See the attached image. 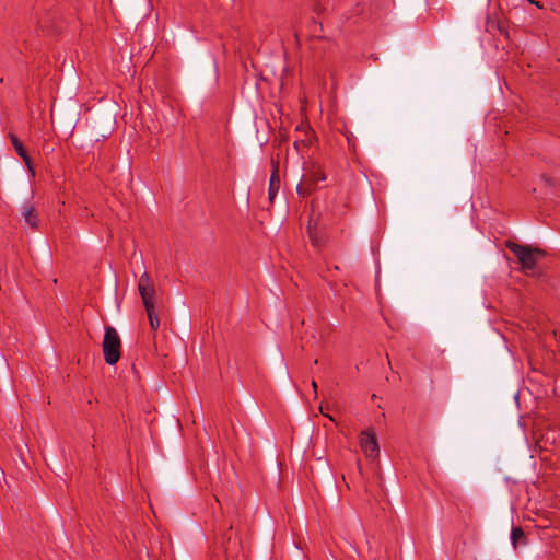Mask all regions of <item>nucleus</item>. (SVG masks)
<instances>
[{"label":"nucleus","mask_w":560,"mask_h":560,"mask_svg":"<svg viewBox=\"0 0 560 560\" xmlns=\"http://www.w3.org/2000/svg\"><path fill=\"white\" fill-rule=\"evenodd\" d=\"M138 289L142 299L145 312L149 318L150 326L153 330L160 327L159 316L155 310L154 296L155 289L151 283L150 276L148 272H143L139 278Z\"/></svg>","instance_id":"nucleus-1"},{"label":"nucleus","mask_w":560,"mask_h":560,"mask_svg":"<svg viewBox=\"0 0 560 560\" xmlns=\"http://www.w3.org/2000/svg\"><path fill=\"white\" fill-rule=\"evenodd\" d=\"M508 248L517 257L524 271H533L537 260L544 256V252L538 248L520 245L514 242H508Z\"/></svg>","instance_id":"nucleus-2"},{"label":"nucleus","mask_w":560,"mask_h":560,"mask_svg":"<svg viewBox=\"0 0 560 560\" xmlns=\"http://www.w3.org/2000/svg\"><path fill=\"white\" fill-rule=\"evenodd\" d=\"M103 339V353L105 362L114 365L120 358L121 340L117 330L112 326H105Z\"/></svg>","instance_id":"nucleus-3"},{"label":"nucleus","mask_w":560,"mask_h":560,"mask_svg":"<svg viewBox=\"0 0 560 560\" xmlns=\"http://www.w3.org/2000/svg\"><path fill=\"white\" fill-rule=\"evenodd\" d=\"M359 444L365 457L374 460L380 455V446L377 439L371 430H364L360 433Z\"/></svg>","instance_id":"nucleus-4"},{"label":"nucleus","mask_w":560,"mask_h":560,"mask_svg":"<svg viewBox=\"0 0 560 560\" xmlns=\"http://www.w3.org/2000/svg\"><path fill=\"white\" fill-rule=\"evenodd\" d=\"M21 217L25 223L31 228H36L38 224L37 211L31 201H25L21 206Z\"/></svg>","instance_id":"nucleus-5"},{"label":"nucleus","mask_w":560,"mask_h":560,"mask_svg":"<svg viewBox=\"0 0 560 560\" xmlns=\"http://www.w3.org/2000/svg\"><path fill=\"white\" fill-rule=\"evenodd\" d=\"M9 137H10L11 143L14 147L16 153L23 159V161L25 162L31 174L34 175V170H33L31 158L28 156L22 142L18 139L16 136H14L12 133Z\"/></svg>","instance_id":"nucleus-6"},{"label":"nucleus","mask_w":560,"mask_h":560,"mask_svg":"<svg viewBox=\"0 0 560 560\" xmlns=\"http://www.w3.org/2000/svg\"><path fill=\"white\" fill-rule=\"evenodd\" d=\"M279 184H280V179H279V176L273 173L270 177V183H269V198L270 200H273V198L276 197L278 190H279Z\"/></svg>","instance_id":"nucleus-7"},{"label":"nucleus","mask_w":560,"mask_h":560,"mask_svg":"<svg viewBox=\"0 0 560 560\" xmlns=\"http://www.w3.org/2000/svg\"><path fill=\"white\" fill-rule=\"evenodd\" d=\"M524 536V532L521 527H513L511 530V542L514 548L517 545V540Z\"/></svg>","instance_id":"nucleus-8"},{"label":"nucleus","mask_w":560,"mask_h":560,"mask_svg":"<svg viewBox=\"0 0 560 560\" xmlns=\"http://www.w3.org/2000/svg\"><path fill=\"white\" fill-rule=\"evenodd\" d=\"M325 179H326V176L322 172L317 171L314 173L313 180L315 183L324 182Z\"/></svg>","instance_id":"nucleus-9"},{"label":"nucleus","mask_w":560,"mask_h":560,"mask_svg":"<svg viewBox=\"0 0 560 560\" xmlns=\"http://www.w3.org/2000/svg\"><path fill=\"white\" fill-rule=\"evenodd\" d=\"M541 180L546 184V185H549V186H553L555 185V182L547 175H541Z\"/></svg>","instance_id":"nucleus-10"},{"label":"nucleus","mask_w":560,"mask_h":560,"mask_svg":"<svg viewBox=\"0 0 560 560\" xmlns=\"http://www.w3.org/2000/svg\"><path fill=\"white\" fill-rule=\"evenodd\" d=\"M296 189H298V192H299L300 195L304 194V191H303V188H302L301 184H299V185H298Z\"/></svg>","instance_id":"nucleus-11"},{"label":"nucleus","mask_w":560,"mask_h":560,"mask_svg":"<svg viewBox=\"0 0 560 560\" xmlns=\"http://www.w3.org/2000/svg\"><path fill=\"white\" fill-rule=\"evenodd\" d=\"M530 3H534L535 5H537L538 8H541V5L539 4V2H536L534 0H528Z\"/></svg>","instance_id":"nucleus-12"},{"label":"nucleus","mask_w":560,"mask_h":560,"mask_svg":"<svg viewBox=\"0 0 560 560\" xmlns=\"http://www.w3.org/2000/svg\"><path fill=\"white\" fill-rule=\"evenodd\" d=\"M311 238H312V243L317 245V240L315 237H313L312 235H311Z\"/></svg>","instance_id":"nucleus-13"},{"label":"nucleus","mask_w":560,"mask_h":560,"mask_svg":"<svg viewBox=\"0 0 560 560\" xmlns=\"http://www.w3.org/2000/svg\"><path fill=\"white\" fill-rule=\"evenodd\" d=\"M312 385L314 388H316V383L314 381L312 382Z\"/></svg>","instance_id":"nucleus-14"}]
</instances>
